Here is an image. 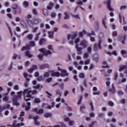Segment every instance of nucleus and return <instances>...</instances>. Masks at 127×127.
<instances>
[{
    "mask_svg": "<svg viewBox=\"0 0 127 127\" xmlns=\"http://www.w3.org/2000/svg\"><path fill=\"white\" fill-rule=\"evenodd\" d=\"M23 94L25 101H26V102H28V101L31 100V98H32V95L37 94V91L36 90H30L29 89H26L24 90Z\"/></svg>",
    "mask_w": 127,
    "mask_h": 127,
    "instance_id": "1",
    "label": "nucleus"
},
{
    "mask_svg": "<svg viewBox=\"0 0 127 127\" xmlns=\"http://www.w3.org/2000/svg\"><path fill=\"white\" fill-rule=\"evenodd\" d=\"M22 91H20L17 92L18 95H15V92L14 91H12L11 92V96H12L13 97V105H14L15 106H16L18 107V106H20V104L18 103L16 101V100H18V99H20L21 98V96H22Z\"/></svg>",
    "mask_w": 127,
    "mask_h": 127,
    "instance_id": "2",
    "label": "nucleus"
},
{
    "mask_svg": "<svg viewBox=\"0 0 127 127\" xmlns=\"http://www.w3.org/2000/svg\"><path fill=\"white\" fill-rule=\"evenodd\" d=\"M77 36H78V35L76 33L67 35V39L68 40V44L69 45H74L73 40L77 37Z\"/></svg>",
    "mask_w": 127,
    "mask_h": 127,
    "instance_id": "3",
    "label": "nucleus"
},
{
    "mask_svg": "<svg viewBox=\"0 0 127 127\" xmlns=\"http://www.w3.org/2000/svg\"><path fill=\"white\" fill-rule=\"evenodd\" d=\"M103 40H104V37L102 39L99 38V40L98 43V45L97 43L94 44L93 49L94 51H98L99 49L100 50H102V42H103Z\"/></svg>",
    "mask_w": 127,
    "mask_h": 127,
    "instance_id": "4",
    "label": "nucleus"
},
{
    "mask_svg": "<svg viewBox=\"0 0 127 127\" xmlns=\"http://www.w3.org/2000/svg\"><path fill=\"white\" fill-rule=\"evenodd\" d=\"M58 70L61 71V73L60 74V76H62V77H67L69 76V73L67 72L66 70L62 69L60 68V67H58Z\"/></svg>",
    "mask_w": 127,
    "mask_h": 127,
    "instance_id": "5",
    "label": "nucleus"
},
{
    "mask_svg": "<svg viewBox=\"0 0 127 127\" xmlns=\"http://www.w3.org/2000/svg\"><path fill=\"white\" fill-rule=\"evenodd\" d=\"M39 51L43 53L44 55H51L52 54V53L50 50H47L45 49V48H42L39 49Z\"/></svg>",
    "mask_w": 127,
    "mask_h": 127,
    "instance_id": "6",
    "label": "nucleus"
},
{
    "mask_svg": "<svg viewBox=\"0 0 127 127\" xmlns=\"http://www.w3.org/2000/svg\"><path fill=\"white\" fill-rule=\"evenodd\" d=\"M79 45L83 47V48H87L88 47V41L86 40H83L81 41Z\"/></svg>",
    "mask_w": 127,
    "mask_h": 127,
    "instance_id": "7",
    "label": "nucleus"
},
{
    "mask_svg": "<svg viewBox=\"0 0 127 127\" xmlns=\"http://www.w3.org/2000/svg\"><path fill=\"white\" fill-rule=\"evenodd\" d=\"M105 3L107 4V7L109 10H110V11H114V9L112 8V6L111 5V0H108L107 1H105Z\"/></svg>",
    "mask_w": 127,
    "mask_h": 127,
    "instance_id": "8",
    "label": "nucleus"
},
{
    "mask_svg": "<svg viewBox=\"0 0 127 127\" xmlns=\"http://www.w3.org/2000/svg\"><path fill=\"white\" fill-rule=\"evenodd\" d=\"M91 62V60L89 59L86 60L84 62L81 60L79 61V64L80 65H89L90 64V63Z\"/></svg>",
    "mask_w": 127,
    "mask_h": 127,
    "instance_id": "9",
    "label": "nucleus"
},
{
    "mask_svg": "<svg viewBox=\"0 0 127 127\" xmlns=\"http://www.w3.org/2000/svg\"><path fill=\"white\" fill-rule=\"evenodd\" d=\"M32 111L35 112V113H36L38 115H41L44 113V110L43 109L39 110L37 108L34 109Z\"/></svg>",
    "mask_w": 127,
    "mask_h": 127,
    "instance_id": "10",
    "label": "nucleus"
},
{
    "mask_svg": "<svg viewBox=\"0 0 127 127\" xmlns=\"http://www.w3.org/2000/svg\"><path fill=\"white\" fill-rule=\"evenodd\" d=\"M75 48L77 51V54H79V55H82L83 54V52H82L83 48L79 47V46L76 45L75 46Z\"/></svg>",
    "mask_w": 127,
    "mask_h": 127,
    "instance_id": "11",
    "label": "nucleus"
},
{
    "mask_svg": "<svg viewBox=\"0 0 127 127\" xmlns=\"http://www.w3.org/2000/svg\"><path fill=\"white\" fill-rule=\"evenodd\" d=\"M49 72L51 76H53V77H55V76H56L57 77H60V73L59 72H55L54 70H50Z\"/></svg>",
    "mask_w": 127,
    "mask_h": 127,
    "instance_id": "12",
    "label": "nucleus"
},
{
    "mask_svg": "<svg viewBox=\"0 0 127 127\" xmlns=\"http://www.w3.org/2000/svg\"><path fill=\"white\" fill-rule=\"evenodd\" d=\"M38 67L36 65H33L31 68H30L28 69V72L29 73H32V72H33V71H34V70H37Z\"/></svg>",
    "mask_w": 127,
    "mask_h": 127,
    "instance_id": "13",
    "label": "nucleus"
},
{
    "mask_svg": "<svg viewBox=\"0 0 127 127\" xmlns=\"http://www.w3.org/2000/svg\"><path fill=\"white\" fill-rule=\"evenodd\" d=\"M50 65H49V64H42L40 66V68H41V69H46L47 68H50Z\"/></svg>",
    "mask_w": 127,
    "mask_h": 127,
    "instance_id": "14",
    "label": "nucleus"
},
{
    "mask_svg": "<svg viewBox=\"0 0 127 127\" xmlns=\"http://www.w3.org/2000/svg\"><path fill=\"white\" fill-rule=\"evenodd\" d=\"M73 65H74L75 68H77L78 70H82V66L79 65L77 62H74L73 63Z\"/></svg>",
    "mask_w": 127,
    "mask_h": 127,
    "instance_id": "15",
    "label": "nucleus"
},
{
    "mask_svg": "<svg viewBox=\"0 0 127 127\" xmlns=\"http://www.w3.org/2000/svg\"><path fill=\"white\" fill-rule=\"evenodd\" d=\"M20 24L23 27H24V28H26V29L28 28V26H27V25L23 20H21Z\"/></svg>",
    "mask_w": 127,
    "mask_h": 127,
    "instance_id": "16",
    "label": "nucleus"
},
{
    "mask_svg": "<svg viewBox=\"0 0 127 127\" xmlns=\"http://www.w3.org/2000/svg\"><path fill=\"white\" fill-rule=\"evenodd\" d=\"M106 53L107 54H108V55H115V56H118V53L117 52V51H114L112 52V53H111L110 52H106Z\"/></svg>",
    "mask_w": 127,
    "mask_h": 127,
    "instance_id": "17",
    "label": "nucleus"
},
{
    "mask_svg": "<svg viewBox=\"0 0 127 127\" xmlns=\"http://www.w3.org/2000/svg\"><path fill=\"white\" fill-rule=\"evenodd\" d=\"M27 105L28 106H26V105H25V104H24L23 105V107L24 108V107H25V110L26 111H29V110H30V102L27 103Z\"/></svg>",
    "mask_w": 127,
    "mask_h": 127,
    "instance_id": "18",
    "label": "nucleus"
},
{
    "mask_svg": "<svg viewBox=\"0 0 127 127\" xmlns=\"http://www.w3.org/2000/svg\"><path fill=\"white\" fill-rule=\"evenodd\" d=\"M127 65H121L119 67V71L120 72H122L123 70H125V69H127Z\"/></svg>",
    "mask_w": 127,
    "mask_h": 127,
    "instance_id": "19",
    "label": "nucleus"
},
{
    "mask_svg": "<svg viewBox=\"0 0 127 127\" xmlns=\"http://www.w3.org/2000/svg\"><path fill=\"white\" fill-rule=\"evenodd\" d=\"M48 33L49 34V38H51L52 39L54 37V31H49L48 32Z\"/></svg>",
    "mask_w": 127,
    "mask_h": 127,
    "instance_id": "20",
    "label": "nucleus"
},
{
    "mask_svg": "<svg viewBox=\"0 0 127 127\" xmlns=\"http://www.w3.org/2000/svg\"><path fill=\"white\" fill-rule=\"evenodd\" d=\"M24 77H25V78H26V81H30V79L29 78H27V77H28V76H29V77H32V75H31V74L28 75V74H27V73L26 72H24Z\"/></svg>",
    "mask_w": 127,
    "mask_h": 127,
    "instance_id": "21",
    "label": "nucleus"
},
{
    "mask_svg": "<svg viewBox=\"0 0 127 127\" xmlns=\"http://www.w3.org/2000/svg\"><path fill=\"white\" fill-rule=\"evenodd\" d=\"M99 25H100V23H99V22L96 21L95 22L94 27H95V30H99Z\"/></svg>",
    "mask_w": 127,
    "mask_h": 127,
    "instance_id": "22",
    "label": "nucleus"
},
{
    "mask_svg": "<svg viewBox=\"0 0 127 127\" xmlns=\"http://www.w3.org/2000/svg\"><path fill=\"white\" fill-rule=\"evenodd\" d=\"M127 82V78L126 77H123L121 80H119L118 84H122V83H126Z\"/></svg>",
    "mask_w": 127,
    "mask_h": 127,
    "instance_id": "23",
    "label": "nucleus"
},
{
    "mask_svg": "<svg viewBox=\"0 0 127 127\" xmlns=\"http://www.w3.org/2000/svg\"><path fill=\"white\" fill-rule=\"evenodd\" d=\"M119 17H120V23H122V21H125V17L122 14H119Z\"/></svg>",
    "mask_w": 127,
    "mask_h": 127,
    "instance_id": "24",
    "label": "nucleus"
},
{
    "mask_svg": "<svg viewBox=\"0 0 127 127\" xmlns=\"http://www.w3.org/2000/svg\"><path fill=\"white\" fill-rule=\"evenodd\" d=\"M46 42V40L45 39H41L39 41L40 45H43Z\"/></svg>",
    "mask_w": 127,
    "mask_h": 127,
    "instance_id": "25",
    "label": "nucleus"
},
{
    "mask_svg": "<svg viewBox=\"0 0 127 127\" xmlns=\"http://www.w3.org/2000/svg\"><path fill=\"white\" fill-rule=\"evenodd\" d=\"M54 5V4L53 2H50L49 5L47 6L48 9H52V7H53V6Z\"/></svg>",
    "mask_w": 127,
    "mask_h": 127,
    "instance_id": "26",
    "label": "nucleus"
},
{
    "mask_svg": "<svg viewBox=\"0 0 127 127\" xmlns=\"http://www.w3.org/2000/svg\"><path fill=\"white\" fill-rule=\"evenodd\" d=\"M64 19H70V16L68 14V13L67 12H64Z\"/></svg>",
    "mask_w": 127,
    "mask_h": 127,
    "instance_id": "27",
    "label": "nucleus"
},
{
    "mask_svg": "<svg viewBox=\"0 0 127 127\" xmlns=\"http://www.w3.org/2000/svg\"><path fill=\"white\" fill-rule=\"evenodd\" d=\"M84 34H87V32L85 30L83 31L82 32H79V36L80 37H83V35H84Z\"/></svg>",
    "mask_w": 127,
    "mask_h": 127,
    "instance_id": "28",
    "label": "nucleus"
},
{
    "mask_svg": "<svg viewBox=\"0 0 127 127\" xmlns=\"http://www.w3.org/2000/svg\"><path fill=\"white\" fill-rule=\"evenodd\" d=\"M23 4L24 7H28L29 6V3L27 1H24Z\"/></svg>",
    "mask_w": 127,
    "mask_h": 127,
    "instance_id": "29",
    "label": "nucleus"
},
{
    "mask_svg": "<svg viewBox=\"0 0 127 127\" xmlns=\"http://www.w3.org/2000/svg\"><path fill=\"white\" fill-rule=\"evenodd\" d=\"M44 116L46 118H51L52 117V113H47L44 114Z\"/></svg>",
    "mask_w": 127,
    "mask_h": 127,
    "instance_id": "30",
    "label": "nucleus"
},
{
    "mask_svg": "<svg viewBox=\"0 0 127 127\" xmlns=\"http://www.w3.org/2000/svg\"><path fill=\"white\" fill-rule=\"evenodd\" d=\"M28 49H30V46L28 45L26 47H23L21 50L22 51H24V50H27Z\"/></svg>",
    "mask_w": 127,
    "mask_h": 127,
    "instance_id": "31",
    "label": "nucleus"
},
{
    "mask_svg": "<svg viewBox=\"0 0 127 127\" xmlns=\"http://www.w3.org/2000/svg\"><path fill=\"white\" fill-rule=\"evenodd\" d=\"M111 79L110 78H107L106 79V84L107 86V87H109V86H110V84H111Z\"/></svg>",
    "mask_w": 127,
    "mask_h": 127,
    "instance_id": "32",
    "label": "nucleus"
},
{
    "mask_svg": "<svg viewBox=\"0 0 127 127\" xmlns=\"http://www.w3.org/2000/svg\"><path fill=\"white\" fill-rule=\"evenodd\" d=\"M40 35H41V33H40V32H39L36 34V37L35 38V40L36 41H38V39H39Z\"/></svg>",
    "mask_w": 127,
    "mask_h": 127,
    "instance_id": "33",
    "label": "nucleus"
},
{
    "mask_svg": "<svg viewBox=\"0 0 127 127\" xmlns=\"http://www.w3.org/2000/svg\"><path fill=\"white\" fill-rule=\"evenodd\" d=\"M49 76H50V72H49V71L45 72L44 74V78H47V77H49Z\"/></svg>",
    "mask_w": 127,
    "mask_h": 127,
    "instance_id": "34",
    "label": "nucleus"
},
{
    "mask_svg": "<svg viewBox=\"0 0 127 127\" xmlns=\"http://www.w3.org/2000/svg\"><path fill=\"white\" fill-rule=\"evenodd\" d=\"M28 24L29 26H30V27H31L32 28V27H33L34 23L32 22V21L29 20L28 21Z\"/></svg>",
    "mask_w": 127,
    "mask_h": 127,
    "instance_id": "35",
    "label": "nucleus"
},
{
    "mask_svg": "<svg viewBox=\"0 0 127 127\" xmlns=\"http://www.w3.org/2000/svg\"><path fill=\"white\" fill-rule=\"evenodd\" d=\"M80 38H77L76 39V40H75V42H74L75 46H77H77H79V45H78V43H79L80 42Z\"/></svg>",
    "mask_w": 127,
    "mask_h": 127,
    "instance_id": "36",
    "label": "nucleus"
},
{
    "mask_svg": "<svg viewBox=\"0 0 127 127\" xmlns=\"http://www.w3.org/2000/svg\"><path fill=\"white\" fill-rule=\"evenodd\" d=\"M33 88L34 89H42L43 88V86L38 84L37 85L34 86Z\"/></svg>",
    "mask_w": 127,
    "mask_h": 127,
    "instance_id": "37",
    "label": "nucleus"
},
{
    "mask_svg": "<svg viewBox=\"0 0 127 127\" xmlns=\"http://www.w3.org/2000/svg\"><path fill=\"white\" fill-rule=\"evenodd\" d=\"M103 68H109L110 66H109V65H108V64H107V62H103Z\"/></svg>",
    "mask_w": 127,
    "mask_h": 127,
    "instance_id": "38",
    "label": "nucleus"
},
{
    "mask_svg": "<svg viewBox=\"0 0 127 127\" xmlns=\"http://www.w3.org/2000/svg\"><path fill=\"white\" fill-rule=\"evenodd\" d=\"M82 101H83V96H80L79 99L77 102V105H81V104H82Z\"/></svg>",
    "mask_w": 127,
    "mask_h": 127,
    "instance_id": "39",
    "label": "nucleus"
},
{
    "mask_svg": "<svg viewBox=\"0 0 127 127\" xmlns=\"http://www.w3.org/2000/svg\"><path fill=\"white\" fill-rule=\"evenodd\" d=\"M109 92L112 93H115V92H116V89H115V87H114V84H112V88L109 89Z\"/></svg>",
    "mask_w": 127,
    "mask_h": 127,
    "instance_id": "40",
    "label": "nucleus"
},
{
    "mask_svg": "<svg viewBox=\"0 0 127 127\" xmlns=\"http://www.w3.org/2000/svg\"><path fill=\"white\" fill-rule=\"evenodd\" d=\"M6 24L9 29L11 36H12V31H11V28H10V27H9L8 24L6 23Z\"/></svg>",
    "mask_w": 127,
    "mask_h": 127,
    "instance_id": "41",
    "label": "nucleus"
},
{
    "mask_svg": "<svg viewBox=\"0 0 127 127\" xmlns=\"http://www.w3.org/2000/svg\"><path fill=\"white\" fill-rule=\"evenodd\" d=\"M79 77L81 79H84L85 78V73L82 72L79 73Z\"/></svg>",
    "mask_w": 127,
    "mask_h": 127,
    "instance_id": "42",
    "label": "nucleus"
},
{
    "mask_svg": "<svg viewBox=\"0 0 127 127\" xmlns=\"http://www.w3.org/2000/svg\"><path fill=\"white\" fill-rule=\"evenodd\" d=\"M72 16L74 18H77V19H81V18L80 17V16L78 14H77V15L72 14Z\"/></svg>",
    "mask_w": 127,
    "mask_h": 127,
    "instance_id": "43",
    "label": "nucleus"
},
{
    "mask_svg": "<svg viewBox=\"0 0 127 127\" xmlns=\"http://www.w3.org/2000/svg\"><path fill=\"white\" fill-rule=\"evenodd\" d=\"M34 102L36 104H39V103H40V102H41V101L40 100V99H39V98H35Z\"/></svg>",
    "mask_w": 127,
    "mask_h": 127,
    "instance_id": "44",
    "label": "nucleus"
},
{
    "mask_svg": "<svg viewBox=\"0 0 127 127\" xmlns=\"http://www.w3.org/2000/svg\"><path fill=\"white\" fill-rule=\"evenodd\" d=\"M64 122H66L67 123L69 122L70 118H69L68 117H65L64 118Z\"/></svg>",
    "mask_w": 127,
    "mask_h": 127,
    "instance_id": "45",
    "label": "nucleus"
},
{
    "mask_svg": "<svg viewBox=\"0 0 127 127\" xmlns=\"http://www.w3.org/2000/svg\"><path fill=\"white\" fill-rule=\"evenodd\" d=\"M26 56H28V57H29L30 58H31L32 57V55L30 54V53L29 51H27L25 53Z\"/></svg>",
    "mask_w": 127,
    "mask_h": 127,
    "instance_id": "46",
    "label": "nucleus"
},
{
    "mask_svg": "<svg viewBox=\"0 0 127 127\" xmlns=\"http://www.w3.org/2000/svg\"><path fill=\"white\" fill-rule=\"evenodd\" d=\"M102 24L104 26L105 29H108V27H107V25H106V20H103Z\"/></svg>",
    "mask_w": 127,
    "mask_h": 127,
    "instance_id": "47",
    "label": "nucleus"
},
{
    "mask_svg": "<svg viewBox=\"0 0 127 127\" xmlns=\"http://www.w3.org/2000/svg\"><path fill=\"white\" fill-rule=\"evenodd\" d=\"M87 35L88 36H91V35L95 36V35H96V33H95V31H91V33H89L87 32Z\"/></svg>",
    "mask_w": 127,
    "mask_h": 127,
    "instance_id": "48",
    "label": "nucleus"
},
{
    "mask_svg": "<svg viewBox=\"0 0 127 127\" xmlns=\"http://www.w3.org/2000/svg\"><path fill=\"white\" fill-rule=\"evenodd\" d=\"M33 37V35H32V34H29L27 36V38H28V39H29V40H31V39H32Z\"/></svg>",
    "mask_w": 127,
    "mask_h": 127,
    "instance_id": "49",
    "label": "nucleus"
},
{
    "mask_svg": "<svg viewBox=\"0 0 127 127\" xmlns=\"http://www.w3.org/2000/svg\"><path fill=\"white\" fill-rule=\"evenodd\" d=\"M68 124L69 126H72L75 124V122L73 121H69V122H68Z\"/></svg>",
    "mask_w": 127,
    "mask_h": 127,
    "instance_id": "50",
    "label": "nucleus"
},
{
    "mask_svg": "<svg viewBox=\"0 0 127 127\" xmlns=\"http://www.w3.org/2000/svg\"><path fill=\"white\" fill-rule=\"evenodd\" d=\"M108 106H110V107H114V106H115V104L114 103L112 102V101H108Z\"/></svg>",
    "mask_w": 127,
    "mask_h": 127,
    "instance_id": "51",
    "label": "nucleus"
},
{
    "mask_svg": "<svg viewBox=\"0 0 127 127\" xmlns=\"http://www.w3.org/2000/svg\"><path fill=\"white\" fill-rule=\"evenodd\" d=\"M37 57L39 58L40 60H43V54H39L37 56Z\"/></svg>",
    "mask_w": 127,
    "mask_h": 127,
    "instance_id": "52",
    "label": "nucleus"
},
{
    "mask_svg": "<svg viewBox=\"0 0 127 127\" xmlns=\"http://www.w3.org/2000/svg\"><path fill=\"white\" fill-rule=\"evenodd\" d=\"M56 93L57 95H59V96H60L61 97V96H62V93H61V92L60 91V90H57L56 91Z\"/></svg>",
    "mask_w": 127,
    "mask_h": 127,
    "instance_id": "53",
    "label": "nucleus"
},
{
    "mask_svg": "<svg viewBox=\"0 0 127 127\" xmlns=\"http://www.w3.org/2000/svg\"><path fill=\"white\" fill-rule=\"evenodd\" d=\"M93 60L96 62H98V61H99V58L98 57V56H96V55H94L93 56Z\"/></svg>",
    "mask_w": 127,
    "mask_h": 127,
    "instance_id": "54",
    "label": "nucleus"
},
{
    "mask_svg": "<svg viewBox=\"0 0 127 127\" xmlns=\"http://www.w3.org/2000/svg\"><path fill=\"white\" fill-rule=\"evenodd\" d=\"M16 58H18L19 59H20V56H18L16 54H14V56H13V59H16Z\"/></svg>",
    "mask_w": 127,
    "mask_h": 127,
    "instance_id": "55",
    "label": "nucleus"
},
{
    "mask_svg": "<svg viewBox=\"0 0 127 127\" xmlns=\"http://www.w3.org/2000/svg\"><path fill=\"white\" fill-rule=\"evenodd\" d=\"M13 89H14V90H16L17 91H18V90H19V86L18 85H15L13 86Z\"/></svg>",
    "mask_w": 127,
    "mask_h": 127,
    "instance_id": "56",
    "label": "nucleus"
},
{
    "mask_svg": "<svg viewBox=\"0 0 127 127\" xmlns=\"http://www.w3.org/2000/svg\"><path fill=\"white\" fill-rule=\"evenodd\" d=\"M18 8V6L16 4H14L12 6V9H16V8Z\"/></svg>",
    "mask_w": 127,
    "mask_h": 127,
    "instance_id": "57",
    "label": "nucleus"
},
{
    "mask_svg": "<svg viewBox=\"0 0 127 127\" xmlns=\"http://www.w3.org/2000/svg\"><path fill=\"white\" fill-rule=\"evenodd\" d=\"M121 54H122V55H126L127 54V51H125V50H123L121 51Z\"/></svg>",
    "mask_w": 127,
    "mask_h": 127,
    "instance_id": "58",
    "label": "nucleus"
},
{
    "mask_svg": "<svg viewBox=\"0 0 127 127\" xmlns=\"http://www.w3.org/2000/svg\"><path fill=\"white\" fill-rule=\"evenodd\" d=\"M76 3L78 5H82L83 4V1H82L81 0H79L76 2Z\"/></svg>",
    "mask_w": 127,
    "mask_h": 127,
    "instance_id": "59",
    "label": "nucleus"
},
{
    "mask_svg": "<svg viewBox=\"0 0 127 127\" xmlns=\"http://www.w3.org/2000/svg\"><path fill=\"white\" fill-rule=\"evenodd\" d=\"M29 44L30 46H32V47L35 46V43L34 41H30L29 42Z\"/></svg>",
    "mask_w": 127,
    "mask_h": 127,
    "instance_id": "60",
    "label": "nucleus"
},
{
    "mask_svg": "<svg viewBox=\"0 0 127 127\" xmlns=\"http://www.w3.org/2000/svg\"><path fill=\"white\" fill-rule=\"evenodd\" d=\"M98 118H104V113H100L98 114Z\"/></svg>",
    "mask_w": 127,
    "mask_h": 127,
    "instance_id": "61",
    "label": "nucleus"
},
{
    "mask_svg": "<svg viewBox=\"0 0 127 127\" xmlns=\"http://www.w3.org/2000/svg\"><path fill=\"white\" fill-rule=\"evenodd\" d=\"M60 89L61 90H64V83H62L60 85Z\"/></svg>",
    "mask_w": 127,
    "mask_h": 127,
    "instance_id": "62",
    "label": "nucleus"
},
{
    "mask_svg": "<svg viewBox=\"0 0 127 127\" xmlns=\"http://www.w3.org/2000/svg\"><path fill=\"white\" fill-rule=\"evenodd\" d=\"M121 103L122 105H126V99H122L121 100Z\"/></svg>",
    "mask_w": 127,
    "mask_h": 127,
    "instance_id": "63",
    "label": "nucleus"
},
{
    "mask_svg": "<svg viewBox=\"0 0 127 127\" xmlns=\"http://www.w3.org/2000/svg\"><path fill=\"white\" fill-rule=\"evenodd\" d=\"M37 79L38 81H43L44 80V78L42 76H39Z\"/></svg>",
    "mask_w": 127,
    "mask_h": 127,
    "instance_id": "64",
    "label": "nucleus"
}]
</instances>
